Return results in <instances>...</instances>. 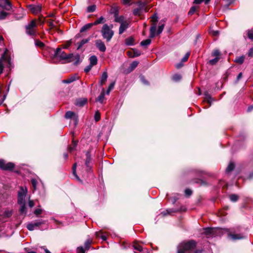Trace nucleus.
I'll return each instance as SVG.
<instances>
[{
	"label": "nucleus",
	"mask_w": 253,
	"mask_h": 253,
	"mask_svg": "<svg viewBox=\"0 0 253 253\" xmlns=\"http://www.w3.org/2000/svg\"><path fill=\"white\" fill-rule=\"evenodd\" d=\"M45 221L43 220H38L34 222L29 223L27 225V229L30 231H33L37 227H39L42 224H44Z\"/></svg>",
	"instance_id": "8"
},
{
	"label": "nucleus",
	"mask_w": 253,
	"mask_h": 253,
	"mask_svg": "<svg viewBox=\"0 0 253 253\" xmlns=\"http://www.w3.org/2000/svg\"><path fill=\"white\" fill-rule=\"evenodd\" d=\"M48 26L50 27V30L55 28V26L53 24V21L52 20H49L47 21Z\"/></svg>",
	"instance_id": "46"
},
{
	"label": "nucleus",
	"mask_w": 253,
	"mask_h": 253,
	"mask_svg": "<svg viewBox=\"0 0 253 253\" xmlns=\"http://www.w3.org/2000/svg\"><path fill=\"white\" fill-rule=\"evenodd\" d=\"M158 21V17L156 14H154L151 17L152 25L150 29V38H153L156 36V31L157 28V23Z\"/></svg>",
	"instance_id": "6"
},
{
	"label": "nucleus",
	"mask_w": 253,
	"mask_h": 253,
	"mask_svg": "<svg viewBox=\"0 0 253 253\" xmlns=\"http://www.w3.org/2000/svg\"><path fill=\"white\" fill-rule=\"evenodd\" d=\"M54 57L60 61H64V63H68L75 61L76 63H78L80 59L79 54H76L74 55L73 53L67 54L59 47L57 48L55 50Z\"/></svg>",
	"instance_id": "1"
},
{
	"label": "nucleus",
	"mask_w": 253,
	"mask_h": 253,
	"mask_svg": "<svg viewBox=\"0 0 253 253\" xmlns=\"http://www.w3.org/2000/svg\"><path fill=\"white\" fill-rule=\"evenodd\" d=\"M127 55L131 58H133V52L131 51H127L126 52Z\"/></svg>",
	"instance_id": "62"
},
{
	"label": "nucleus",
	"mask_w": 253,
	"mask_h": 253,
	"mask_svg": "<svg viewBox=\"0 0 253 253\" xmlns=\"http://www.w3.org/2000/svg\"><path fill=\"white\" fill-rule=\"evenodd\" d=\"M115 17V21L116 22H118L120 24L124 23L125 22L124 17L123 16H119V15L116 16Z\"/></svg>",
	"instance_id": "27"
},
{
	"label": "nucleus",
	"mask_w": 253,
	"mask_h": 253,
	"mask_svg": "<svg viewBox=\"0 0 253 253\" xmlns=\"http://www.w3.org/2000/svg\"><path fill=\"white\" fill-rule=\"evenodd\" d=\"M229 237L232 240L241 239L243 238V236L241 234H229Z\"/></svg>",
	"instance_id": "19"
},
{
	"label": "nucleus",
	"mask_w": 253,
	"mask_h": 253,
	"mask_svg": "<svg viewBox=\"0 0 253 253\" xmlns=\"http://www.w3.org/2000/svg\"><path fill=\"white\" fill-rule=\"evenodd\" d=\"M27 192V188L23 187H20V191L18 192V195L25 196Z\"/></svg>",
	"instance_id": "32"
},
{
	"label": "nucleus",
	"mask_w": 253,
	"mask_h": 253,
	"mask_svg": "<svg viewBox=\"0 0 253 253\" xmlns=\"http://www.w3.org/2000/svg\"><path fill=\"white\" fill-rule=\"evenodd\" d=\"M234 169V164L233 163H230L226 169L227 172H230Z\"/></svg>",
	"instance_id": "43"
},
{
	"label": "nucleus",
	"mask_w": 253,
	"mask_h": 253,
	"mask_svg": "<svg viewBox=\"0 0 253 253\" xmlns=\"http://www.w3.org/2000/svg\"><path fill=\"white\" fill-rule=\"evenodd\" d=\"M88 42V39H83L81 41V42L79 43V45L78 47V49L81 48L84 44L87 43Z\"/></svg>",
	"instance_id": "47"
},
{
	"label": "nucleus",
	"mask_w": 253,
	"mask_h": 253,
	"mask_svg": "<svg viewBox=\"0 0 253 253\" xmlns=\"http://www.w3.org/2000/svg\"><path fill=\"white\" fill-rule=\"evenodd\" d=\"M102 36L107 42H109L114 35V32L111 28L106 24L103 25L101 31Z\"/></svg>",
	"instance_id": "4"
},
{
	"label": "nucleus",
	"mask_w": 253,
	"mask_h": 253,
	"mask_svg": "<svg viewBox=\"0 0 253 253\" xmlns=\"http://www.w3.org/2000/svg\"><path fill=\"white\" fill-rule=\"evenodd\" d=\"M106 22V20L105 18L101 16L99 18H98L97 20H96L93 23V25H97L99 24H103Z\"/></svg>",
	"instance_id": "22"
},
{
	"label": "nucleus",
	"mask_w": 253,
	"mask_h": 253,
	"mask_svg": "<svg viewBox=\"0 0 253 253\" xmlns=\"http://www.w3.org/2000/svg\"><path fill=\"white\" fill-rule=\"evenodd\" d=\"M104 90L103 89V91L98 96V97L96 99V101L100 102V103H102L104 98Z\"/></svg>",
	"instance_id": "29"
},
{
	"label": "nucleus",
	"mask_w": 253,
	"mask_h": 253,
	"mask_svg": "<svg viewBox=\"0 0 253 253\" xmlns=\"http://www.w3.org/2000/svg\"><path fill=\"white\" fill-rule=\"evenodd\" d=\"M90 161H91L90 157L88 155V153H87L86 154V161H85V165L86 166V167H89V164Z\"/></svg>",
	"instance_id": "48"
},
{
	"label": "nucleus",
	"mask_w": 253,
	"mask_h": 253,
	"mask_svg": "<svg viewBox=\"0 0 253 253\" xmlns=\"http://www.w3.org/2000/svg\"><path fill=\"white\" fill-rule=\"evenodd\" d=\"M96 9V5H91L87 7V11L88 12H94Z\"/></svg>",
	"instance_id": "41"
},
{
	"label": "nucleus",
	"mask_w": 253,
	"mask_h": 253,
	"mask_svg": "<svg viewBox=\"0 0 253 253\" xmlns=\"http://www.w3.org/2000/svg\"><path fill=\"white\" fill-rule=\"evenodd\" d=\"M198 8V6H192L191 7L189 11L188 12V14L189 15H192L196 11V10Z\"/></svg>",
	"instance_id": "45"
},
{
	"label": "nucleus",
	"mask_w": 253,
	"mask_h": 253,
	"mask_svg": "<svg viewBox=\"0 0 253 253\" xmlns=\"http://www.w3.org/2000/svg\"><path fill=\"white\" fill-rule=\"evenodd\" d=\"M129 22L127 21H125L124 23L121 24L119 28V34H123L124 31L128 27Z\"/></svg>",
	"instance_id": "12"
},
{
	"label": "nucleus",
	"mask_w": 253,
	"mask_h": 253,
	"mask_svg": "<svg viewBox=\"0 0 253 253\" xmlns=\"http://www.w3.org/2000/svg\"><path fill=\"white\" fill-rule=\"evenodd\" d=\"M78 253H85L84 249L82 247H80L77 248Z\"/></svg>",
	"instance_id": "58"
},
{
	"label": "nucleus",
	"mask_w": 253,
	"mask_h": 253,
	"mask_svg": "<svg viewBox=\"0 0 253 253\" xmlns=\"http://www.w3.org/2000/svg\"><path fill=\"white\" fill-rule=\"evenodd\" d=\"M20 205H21V208H20V209L19 210L20 212L21 213L25 212V211H26L25 204H20Z\"/></svg>",
	"instance_id": "51"
},
{
	"label": "nucleus",
	"mask_w": 253,
	"mask_h": 253,
	"mask_svg": "<svg viewBox=\"0 0 253 253\" xmlns=\"http://www.w3.org/2000/svg\"><path fill=\"white\" fill-rule=\"evenodd\" d=\"M38 24L36 19L32 20L25 26L26 33L32 36H35L37 34Z\"/></svg>",
	"instance_id": "3"
},
{
	"label": "nucleus",
	"mask_w": 253,
	"mask_h": 253,
	"mask_svg": "<svg viewBox=\"0 0 253 253\" xmlns=\"http://www.w3.org/2000/svg\"><path fill=\"white\" fill-rule=\"evenodd\" d=\"M197 246L194 240L182 242L177 246V253H192Z\"/></svg>",
	"instance_id": "2"
},
{
	"label": "nucleus",
	"mask_w": 253,
	"mask_h": 253,
	"mask_svg": "<svg viewBox=\"0 0 253 253\" xmlns=\"http://www.w3.org/2000/svg\"><path fill=\"white\" fill-rule=\"evenodd\" d=\"M115 84V82H113L109 85V87L106 91L107 94H109L111 90L114 88Z\"/></svg>",
	"instance_id": "42"
},
{
	"label": "nucleus",
	"mask_w": 253,
	"mask_h": 253,
	"mask_svg": "<svg viewBox=\"0 0 253 253\" xmlns=\"http://www.w3.org/2000/svg\"><path fill=\"white\" fill-rule=\"evenodd\" d=\"M219 59H220V57H215L214 59L210 60L209 61V64H211V65H215L218 61Z\"/></svg>",
	"instance_id": "36"
},
{
	"label": "nucleus",
	"mask_w": 253,
	"mask_h": 253,
	"mask_svg": "<svg viewBox=\"0 0 253 253\" xmlns=\"http://www.w3.org/2000/svg\"><path fill=\"white\" fill-rule=\"evenodd\" d=\"M181 76L179 75H178V74L174 75L173 76V79L174 81H178L181 79Z\"/></svg>",
	"instance_id": "60"
},
{
	"label": "nucleus",
	"mask_w": 253,
	"mask_h": 253,
	"mask_svg": "<svg viewBox=\"0 0 253 253\" xmlns=\"http://www.w3.org/2000/svg\"><path fill=\"white\" fill-rule=\"evenodd\" d=\"M159 24H160V25L159 26L158 29L157 31V33L158 35L160 34L162 32V31L164 30V27H165L164 22H163L162 23V21H161L160 22Z\"/></svg>",
	"instance_id": "28"
},
{
	"label": "nucleus",
	"mask_w": 253,
	"mask_h": 253,
	"mask_svg": "<svg viewBox=\"0 0 253 253\" xmlns=\"http://www.w3.org/2000/svg\"><path fill=\"white\" fill-rule=\"evenodd\" d=\"M92 241L90 239H88L84 243V248L85 250H88L90 247Z\"/></svg>",
	"instance_id": "35"
},
{
	"label": "nucleus",
	"mask_w": 253,
	"mask_h": 253,
	"mask_svg": "<svg viewBox=\"0 0 253 253\" xmlns=\"http://www.w3.org/2000/svg\"><path fill=\"white\" fill-rule=\"evenodd\" d=\"M125 43L127 45H132L134 44V39L132 37L126 39Z\"/></svg>",
	"instance_id": "26"
},
{
	"label": "nucleus",
	"mask_w": 253,
	"mask_h": 253,
	"mask_svg": "<svg viewBox=\"0 0 253 253\" xmlns=\"http://www.w3.org/2000/svg\"><path fill=\"white\" fill-rule=\"evenodd\" d=\"M42 212V209H36L34 211V213L37 215H39V214H41Z\"/></svg>",
	"instance_id": "59"
},
{
	"label": "nucleus",
	"mask_w": 253,
	"mask_h": 253,
	"mask_svg": "<svg viewBox=\"0 0 253 253\" xmlns=\"http://www.w3.org/2000/svg\"><path fill=\"white\" fill-rule=\"evenodd\" d=\"M76 80V78L75 77H71L68 79L63 80L62 82L65 84H70L75 81Z\"/></svg>",
	"instance_id": "30"
},
{
	"label": "nucleus",
	"mask_w": 253,
	"mask_h": 253,
	"mask_svg": "<svg viewBox=\"0 0 253 253\" xmlns=\"http://www.w3.org/2000/svg\"><path fill=\"white\" fill-rule=\"evenodd\" d=\"M78 144V141L77 140H74V139L72 140V144L71 145H70L69 147V150L70 152H72V151H73L75 148H76V147L77 146Z\"/></svg>",
	"instance_id": "25"
},
{
	"label": "nucleus",
	"mask_w": 253,
	"mask_h": 253,
	"mask_svg": "<svg viewBox=\"0 0 253 253\" xmlns=\"http://www.w3.org/2000/svg\"><path fill=\"white\" fill-rule=\"evenodd\" d=\"M93 25L92 23H88L87 24L84 25L80 30V32L83 33L84 32L87 30L91 28Z\"/></svg>",
	"instance_id": "20"
},
{
	"label": "nucleus",
	"mask_w": 253,
	"mask_h": 253,
	"mask_svg": "<svg viewBox=\"0 0 253 253\" xmlns=\"http://www.w3.org/2000/svg\"><path fill=\"white\" fill-rule=\"evenodd\" d=\"M192 190L189 189H186L185 190V194L188 197L190 196L192 194Z\"/></svg>",
	"instance_id": "55"
},
{
	"label": "nucleus",
	"mask_w": 253,
	"mask_h": 253,
	"mask_svg": "<svg viewBox=\"0 0 253 253\" xmlns=\"http://www.w3.org/2000/svg\"><path fill=\"white\" fill-rule=\"evenodd\" d=\"M0 7L7 10H10L11 8L8 0H0Z\"/></svg>",
	"instance_id": "10"
},
{
	"label": "nucleus",
	"mask_w": 253,
	"mask_h": 253,
	"mask_svg": "<svg viewBox=\"0 0 253 253\" xmlns=\"http://www.w3.org/2000/svg\"><path fill=\"white\" fill-rule=\"evenodd\" d=\"M248 37L250 39L253 40V30H251L248 31Z\"/></svg>",
	"instance_id": "52"
},
{
	"label": "nucleus",
	"mask_w": 253,
	"mask_h": 253,
	"mask_svg": "<svg viewBox=\"0 0 253 253\" xmlns=\"http://www.w3.org/2000/svg\"><path fill=\"white\" fill-rule=\"evenodd\" d=\"M212 55L213 56H214L215 57H219V56L220 55V51L217 49L214 50L212 53Z\"/></svg>",
	"instance_id": "49"
},
{
	"label": "nucleus",
	"mask_w": 253,
	"mask_h": 253,
	"mask_svg": "<svg viewBox=\"0 0 253 253\" xmlns=\"http://www.w3.org/2000/svg\"><path fill=\"white\" fill-rule=\"evenodd\" d=\"M34 205H35L34 202L33 200H29V206L30 208H32V207H33L34 206Z\"/></svg>",
	"instance_id": "63"
},
{
	"label": "nucleus",
	"mask_w": 253,
	"mask_h": 253,
	"mask_svg": "<svg viewBox=\"0 0 253 253\" xmlns=\"http://www.w3.org/2000/svg\"><path fill=\"white\" fill-rule=\"evenodd\" d=\"M90 65L93 66L97 63V58L96 56L93 55L89 58Z\"/></svg>",
	"instance_id": "21"
},
{
	"label": "nucleus",
	"mask_w": 253,
	"mask_h": 253,
	"mask_svg": "<svg viewBox=\"0 0 253 253\" xmlns=\"http://www.w3.org/2000/svg\"><path fill=\"white\" fill-rule=\"evenodd\" d=\"M95 45L97 48L101 52H105L106 48L104 43L100 40H97L95 41Z\"/></svg>",
	"instance_id": "9"
},
{
	"label": "nucleus",
	"mask_w": 253,
	"mask_h": 253,
	"mask_svg": "<svg viewBox=\"0 0 253 253\" xmlns=\"http://www.w3.org/2000/svg\"><path fill=\"white\" fill-rule=\"evenodd\" d=\"M30 8L31 12L34 14L39 13L42 10V6L40 5H30Z\"/></svg>",
	"instance_id": "11"
},
{
	"label": "nucleus",
	"mask_w": 253,
	"mask_h": 253,
	"mask_svg": "<svg viewBox=\"0 0 253 253\" xmlns=\"http://www.w3.org/2000/svg\"><path fill=\"white\" fill-rule=\"evenodd\" d=\"M151 42V41L150 39H146L145 40L142 41L141 42L140 44L142 46H147L150 44Z\"/></svg>",
	"instance_id": "34"
},
{
	"label": "nucleus",
	"mask_w": 253,
	"mask_h": 253,
	"mask_svg": "<svg viewBox=\"0 0 253 253\" xmlns=\"http://www.w3.org/2000/svg\"><path fill=\"white\" fill-rule=\"evenodd\" d=\"M133 246L134 249L137 251L139 252H141L142 251V247L138 243H134Z\"/></svg>",
	"instance_id": "38"
},
{
	"label": "nucleus",
	"mask_w": 253,
	"mask_h": 253,
	"mask_svg": "<svg viewBox=\"0 0 253 253\" xmlns=\"http://www.w3.org/2000/svg\"><path fill=\"white\" fill-rule=\"evenodd\" d=\"M5 64H10V60L7 54V50L6 49L0 59V74L2 73Z\"/></svg>",
	"instance_id": "5"
},
{
	"label": "nucleus",
	"mask_w": 253,
	"mask_h": 253,
	"mask_svg": "<svg viewBox=\"0 0 253 253\" xmlns=\"http://www.w3.org/2000/svg\"><path fill=\"white\" fill-rule=\"evenodd\" d=\"M15 167V165L11 162L6 163L3 160H0V168L5 170H12Z\"/></svg>",
	"instance_id": "7"
},
{
	"label": "nucleus",
	"mask_w": 253,
	"mask_h": 253,
	"mask_svg": "<svg viewBox=\"0 0 253 253\" xmlns=\"http://www.w3.org/2000/svg\"><path fill=\"white\" fill-rule=\"evenodd\" d=\"M8 13L6 12H1L0 13V19H4L7 16Z\"/></svg>",
	"instance_id": "54"
},
{
	"label": "nucleus",
	"mask_w": 253,
	"mask_h": 253,
	"mask_svg": "<svg viewBox=\"0 0 253 253\" xmlns=\"http://www.w3.org/2000/svg\"><path fill=\"white\" fill-rule=\"evenodd\" d=\"M133 57H138L141 54V52L137 50H133Z\"/></svg>",
	"instance_id": "57"
},
{
	"label": "nucleus",
	"mask_w": 253,
	"mask_h": 253,
	"mask_svg": "<svg viewBox=\"0 0 253 253\" xmlns=\"http://www.w3.org/2000/svg\"><path fill=\"white\" fill-rule=\"evenodd\" d=\"M190 53L187 52L184 56V57L181 59V62L183 63L187 61L189 57Z\"/></svg>",
	"instance_id": "50"
},
{
	"label": "nucleus",
	"mask_w": 253,
	"mask_h": 253,
	"mask_svg": "<svg viewBox=\"0 0 253 253\" xmlns=\"http://www.w3.org/2000/svg\"><path fill=\"white\" fill-rule=\"evenodd\" d=\"M245 60V56L244 55L237 57L235 59V62L239 64H242L243 63Z\"/></svg>",
	"instance_id": "23"
},
{
	"label": "nucleus",
	"mask_w": 253,
	"mask_h": 253,
	"mask_svg": "<svg viewBox=\"0 0 253 253\" xmlns=\"http://www.w3.org/2000/svg\"><path fill=\"white\" fill-rule=\"evenodd\" d=\"M76 168H77V164L75 163L73 166L72 170H73V174L75 176V177L78 180L80 181V179L79 176L77 175L76 173Z\"/></svg>",
	"instance_id": "33"
},
{
	"label": "nucleus",
	"mask_w": 253,
	"mask_h": 253,
	"mask_svg": "<svg viewBox=\"0 0 253 253\" xmlns=\"http://www.w3.org/2000/svg\"><path fill=\"white\" fill-rule=\"evenodd\" d=\"M93 66H91V65H89L88 66H87L84 69V72L86 73H87L88 72H89L90 70L91 69L92 67Z\"/></svg>",
	"instance_id": "56"
},
{
	"label": "nucleus",
	"mask_w": 253,
	"mask_h": 253,
	"mask_svg": "<svg viewBox=\"0 0 253 253\" xmlns=\"http://www.w3.org/2000/svg\"><path fill=\"white\" fill-rule=\"evenodd\" d=\"M138 63L139 62L136 61L132 62L129 67V72L132 71L138 66Z\"/></svg>",
	"instance_id": "24"
},
{
	"label": "nucleus",
	"mask_w": 253,
	"mask_h": 253,
	"mask_svg": "<svg viewBox=\"0 0 253 253\" xmlns=\"http://www.w3.org/2000/svg\"><path fill=\"white\" fill-rule=\"evenodd\" d=\"M108 78V74L107 72H104L101 77L100 84L101 85H103L107 81Z\"/></svg>",
	"instance_id": "15"
},
{
	"label": "nucleus",
	"mask_w": 253,
	"mask_h": 253,
	"mask_svg": "<svg viewBox=\"0 0 253 253\" xmlns=\"http://www.w3.org/2000/svg\"><path fill=\"white\" fill-rule=\"evenodd\" d=\"M72 42L71 40L67 41L63 45V48L66 49L68 48L71 44Z\"/></svg>",
	"instance_id": "53"
},
{
	"label": "nucleus",
	"mask_w": 253,
	"mask_h": 253,
	"mask_svg": "<svg viewBox=\"0 0 253 253\" xmlns=\"http://www.w3.org/2000/svg\"><path fill=\"white\" fill-rule=\"evenodd\" d=\"M147 2H142L139 1L138 2V7L143 11L145 12H147L149 11L150 8L148 7L147 5Z\"/></svg>",
	"instance_id": "13"
},
{
	"label": "nucleus",
	"mask_w": 253,
	"mask_h": 253,
	"mask_svg": "<svg viewBox=\"0 0 253 253\" xmlns=\"http://www.w3.org/2000/svg\"><path fill=\"white\" fill-rule=\"evenodd\" d=\"M119 8L117 6H112L110 9V13L114 14V17L119 15Z\"/></svg>",
	"instance_id": "18"
},
{
	"label": "nucleus",
	"mask_w": 253,
	"mask_h": 253,
	"mask_svg": "<svg viewBox=\"0 0 253 253\" xmlns=\"http://www.w3.org/2000/svg\"><path fill=\"white\" fill-rule=\"evenodd\" d=\"M87 102L86 98H81L77 100L75 103L76 105L82 107Z\"/></svg>",
	"instance_id": "16"
},
{
	"label": "nucleus",
	"mask_w": 253,
	"mask_h": 253,
	"mask_svg": "<svg viewBox=\"0 0 253 253\" xmlns=\"http://www.w3.org/2000/svg\"><path fill=\"white\" fill-rule=\"evenodd\" d=\"M65 118L66 119H71L74 118L75 119H77V116L74 112L69 111L65 113Z\"/></svg>",
	"instance_id": "17"
},
{
	"label": "nucleus",
	"mask_w": 253,
	"mask_h": 253,
	"mask_svg": "<svg viewBox=\"0 0 253 253\" xmlns=\"http://www.w3.org/2000/svg\"><path fill=\"white\" fill-rule=\"evenodd\" d=\"M35 45L41 48H42L44 46V44L39 40H35Z\"/></svg>",
	"instance_id": "39"
},
{
	"label": "nucleus",
	"mask_w": 253,
	"mask_h": 253,
	"mask_svg": "<svg viewBox=\"0 0 253 253\" xmlns=\"http://www.w3.org/2000/svg\"><path fill=\"white\" fill-rule=\"evenodd\" d=\"M31 181V183H32V186H33V187L34 188V190H35L36 189V188H37V184H38V181L35 178L32 179Z\"/></svg>",
	"instance_id": "44"
},
{
	"label": "nucleus",
	"mask_w": 253,
	"mask_h": 253,
	"mask_svg": "<svg viewBox=\"0 0 253 253\" xmlns=\"http://www.w3.org/2000/svg\"><path fill=\"white\" fill-rule=\"evenodd\" d=\"M183 66V63H182L181 62L178 64H177L175 65V67L177 69H179L180 68H181L182 66Z\"/></svg>",
	"instance_id": "64"
},
{
	"label": "nucleus",
	"mask_w": 253,
	"mask_h": 253,
	"mask_svg": "<svg viewBox=\"0 0 253 253\" xmlns=\"http://www.w3.org/2000/svg\"><path fill=\"white\" fill-rule=\"evenodd\" d=\"M142 10H141L139 7L135 8L133 11V14L135 16H140L142 13Z\"/></svg>",
	"instance_id": "31"
},
{
	"label": "nucleus",
	"mask_w": 253,
	"mask_h": 253,
	"mask_svg": "<svg viewBox=\"0 0 253 253\" xmlns=\"http://www.w3.org/2000/svg\"><path fill=\"white\" fill-rule=\"evenodd\" d=\"M100 119V114L98 112H96L95 115V120L96 122L98 121Z\"/></svg>",
	"instance_id": "61"
},
{
	"label": "nucleus",
	"mask_w": 253,
	"mask_h": 253,
	"mask_svg": "<svg viewBox=\"0 0 253 253\" xmlns=\"http://www.w3.org/2000/svg\"><path fill=\"white\" fill-rule=\"evenodd\" d=\"M229 198L232 202H236L239 199L238 196L236 194H231L230 195Z\"/></svg>",
	"instance_id": "40"
},
{
	"label": "nucleus",
	"mask_w": 253,
	"mask_h": 253,
	"mask_svg": "<svg viewBox=\"0 0 253 253\" xmlns=\"http://www.w3.org/2000/svg\"><path fill=\"white\" fill-rule=\"evenodd\" d=\"M203 233L205 235L209 236H212L214 235V229L212 228H204Z\"/></svg>",
	"instance_id": "14"
},
{
	"label": "nucleus",
	"mask_w": 253,
	"mask_h": 253,
	"mask_svg": "<svg viewBox=\"0 0 253 253\" xmlns=\"http://www.w3.org/2000/svg\"><path fill=\"white\" fill-rule=\"evenodd\" d=\"M25 196L20 195L18 194V203L19 204H25L24 200Z\"/></svg>",
	"instance_id": "37"
}]
</instances>
